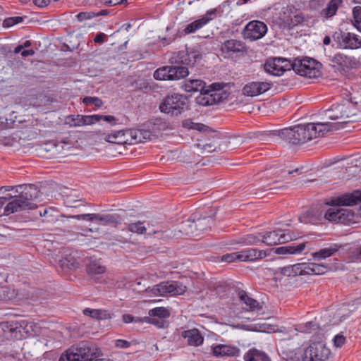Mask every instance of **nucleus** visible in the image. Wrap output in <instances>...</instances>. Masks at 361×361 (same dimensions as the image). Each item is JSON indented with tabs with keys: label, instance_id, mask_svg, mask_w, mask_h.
<instances>
[{
	"label": "nucleus",
	"instance_id": "1",
	"mask_svg": "<svg viewBox=\"0 0 361 361\" xmlns=\"http://www.w3.org/2000/svg\"><path fill=\"white\" fill-rule=\"evenodd\" d=\"M17 188L20 190L18 195L13 196L4 207L5 215L18 212L25 209H33L37 205L33 200L38 197L39 190L34 185H18ZM18 192V189L16 190Z\"/></svg>",
	"mask_w": 361,
	"mask_h": 361
},
{
	"label": "nucleus",
	"instance_id": "2",
	"mask_svg": "<svg viewBox=\"0 0 361 361\" xmlns=\"http://www.w3.org/2000/svg\"><path fill=\"white\" fill-rule=\"evenodd\" d=\"M357 112L358 109L353 103L349 100H343L341 103L333 104L329 109L325 110L324 116L329 120H340L334 124L343 128V123L357 121Z\"/></svg>",
	"mask_w": 361,
	"mask_h": 361
},
{
	"label": "nucleus",
	"instance_id": "3",
	"mask_svg": "<svg viewBox=\"0 0 361 361\" xmlns=\"http://www.w3.org/2000/svg\"><path fill=\"white\" fill-rule=\"evenodd\" d=\"M322 63L317 60L310 57H305L295 59L292 68L301 76L317 78L322 75Z\"/></svg>",
	"mask_w": 361,
	"mask_h": 361
},
{
	"label": "nucleus",
	"instance_id": "4",
	"mask_svg": "<svg viewBox=\"0 0 361 361\" xmlns=\"http://www.w3.org/2000/svg\"><path fill=\"white\" fill-rule=\"evenodd\" d=\"M229 5L230 4L228 1H226L222 3L218 7L207 11L206 13L200 18L185 25L184 29L182 30V34L184 35H188L195 33L197 30H200L203 27L207 25L210 21L215 19L217 16H221L223 13V8L226 6H229Z\"/></svg>",
	"mask_w": 361,
	"mask_h": 361
},
{
	"label": "nucleus",
	"instance_id": "5",
	"mask_svg": "<svg viewBox=\"0 0 361 361\" xmlns=\"http://www.w3.org/2000/svg\"><path fill=\"white\" fill-rule=\"evenodd\" d=\"M310 123L298 125L293 128L283 129L281 136L286 137L293 145L305 143L315 138V131L310 130Z\"/></svg>",
	"mask_w": 361,
	"mask_h": 361
},
{
	"label": "nucleus",
	"instance_id": "6",
	"mask_svg": "<svg viewBox=\"0 0 361 361\" xmlns=\"http://www.w3.org/2000/svg\"><path fill=\"white\" fill-rule=\"evenodd\" d=\"M185 104V97L181 94L174 93L164 98L159 105V109L164 114L178 116L183 111Z\"/></svg>",
	"mask_w": 361,
	"mask_h": 361
},
{
	"label": "nucleus",
	"instance_id": "7",
	"mask_svg": "<svg viewBox=\"0 0 361 361\" xmlns=\"http://www.w3.org/2000/svg\"><path fill=\"white\" fill-rule=\"evenodd\" d=\"M149 292L155 296H175L183 294L186 286L178 281H163L149 288Z\"/></svg>",
	"mask_w": 361,
	"mask_h": 361
},
{
	"label": "nucleus",
	"instance_id": "8",
	"mask_svg": "<svg viewBox=\"0 0 361 361\" xmlns=\"http://www.w3.org/2000/svg\"><path fill=\"white\" fill-rule=\"evenodd\" d=\"M189 74L188 68L177 66H163L154 73V78L158 80H177L185 78Z\"/></svg>",
	"mask_w": 361,
	"mask_h": 361
},
{
	"label": "nucleus",
	"instance_id": "9",
	"mask_svg": "<svg viewBox=\"0 0 361 361\" xmlns=\"http://www.w3.org/2000/svg\"><path fill=\"white\" fill-rule=\"evenodd\" d=\"M297 238V235L290 230H278L262 235V243L272 246L287 243Z\"/></svg>",
	"mask_w": 361,
	"mask_h": 361
},
{
	"label": "nucleus",
	"instance_id": "10",
	"mask_svg": "<svg viewBox=\"0 0 361 361\" xmlns=\"http://www.w3.org/2000/svg\"><path fill=\"white\" fill-rule=\"evenodd\" d=\"M267 32V25L259 20L249 22L243 30V37L250 41L262 38Z\"/></svg>",
	"mask_w": 361,
	"mask_h": 361
},
{
	"label": "nucleus",
	"instance_id": "11",
	"mask_svg": "<svg viewBox=\"0 0 361 361\" xmlns=\"http://www.w3.org/2000/svg\"><path fill=\"white\" fill-rule=\"evenodd\" d=\"M226 98L222 90H202L197 97V103L203 106H212L221 102Z\"/></svg>",
	"mask_w": 361,
	"mask_h": 361
},
{
	"label": "nucleus",
	"instance_id": "12",
	"mask_svg": "<svg viewBox=\"0 0 361 361\" xmlns=\"http://www.w3.org/2000/svg\"><path fill=\"white\" fill-rule=\"evenodd\" d=\"M324 217L330 221H338L343 224L355 222V214L348 209L330 208L326 212Z\"/></svg>",
	"mask_w": 361,
	"mask_h": 361
},
{
	"label": "nucleus",
	"instance_id": "13",
	"mask_svg": "<svg viewBox=\"0 0 361 361\" xmlns=\"http://www.w3.org/2000/svg\"><path fill=\"white\" fill-rule=\"evenodd\" d=\"M360 203L361 190H356L351 192L332 197L326 202V204L330 206H353Z\"/></svg>",
	"mask_w": 361,
	"mask_h": 361
},
{
	"label": "nucleus",
	"instance_id": "14",
	"mask_svg": "<svg viewBox=\"0 0 361 361\" xmlns=\"http://www.w3.org/2000/svg\"><path fill=\"white\" fill-rule=\"evenodd\" d=\"M202 56L201 50L198 46L190 49L179 51L172 59L176 63L193 66L197 61L202 59Z\"/></svg>",
	"mask_w": 361,
	"mask_h": 361
},
{
	"label": "nucleus",
	"instance_id": "15",
	"mask_svg": "<svg viewBox=\"0 0 361 361\" xmlns=\"http://www.w3.org/2000/svg\"><path fill=\"white\" fill-rule=\"evenodd\" d=\"M293 63L286 59L278 58L267 60L264 66V71L273 75H281L286 71H290Z\"/></svg>",
	"mask_w": 361,
	"mask_h": 361
},
{
	"label": "nucleus",
	"instance_id": "16",
	"mask_svg": "<svg viewBox=\"0 0 361 361\" xmlns=\"http://www.w3.org/2000/svg\"><path fill=\"white\" fill-rule=\"evenodd\" d=\"M333 66L340 73H345L348 70L356 67L357 61L354 57L342 53L336 54L331 59Z\"/></svg>",
	"mask_w": 361,
	"mask_h": 361
},
{
	"label": "nucleus",
	"instance_id": "17",
	"mask_svg": "<svg viewBox=\"0 0 361 361\" xmlns=\"http://www.w3.org/2000/svg\"><path fill=\"white\" fill-rule=\"evenodd\" d=\"M337 42L341 48L345 49H357L361 48V37L353 32H341L337 37Z\"/></svg>",
	"mask_w": 361,
	"mask_h": 361
},
{
	"label": "nucleus",
	"instance_id": "18",
	"mask_svg": "<svg viewBox=\"0 0 361 361\" xmlns=\"http://www.w3.org/2000/svg\"><path fill=\"white\" fill-rule=\"evenodd\" d=\"M272 87L268 82L254 81L247 83L243 88V94L247 97H255L266 92Z\"/></svg>",
	"mask_w": 361,
	"mask_h": 361
},
{
	"label": "nucleus",
	"instance_id": "19",
	"mask_svg": "<svg viewBox=\"0 0 361 361\" xmlns=\"http://www.w3.org/2000/svg\"><path fill=\"white\" fill-rule=\"evenodd\" d=\"M76 351L81 361H92L102 355L100 349L88 343H81L78 348H76Z\"/></svg>",
	"mask_w": 361,
	"mask_h": 361
},
{
	"label": "nucleus",
	"instance_id": "20",
	"mask_svg": "<svg viewBox=\"0 0 361 361\" xmlns=\"http://www.w3.org/2000/svg\"><path fill=\"white\" fill-rule=\"evenodd\" d=\"M212 353L214 357H238L240 349L234 345L216 344L212 346Z\"/></svg>",
	"mask_w": 361,
	"mask_h": 361
},
{
	"label": "nucleus",
	"instance_id": "21",
	"mask_svg": "<svg viewBox=\"0 0 361 361\" xmlns=\"http://www.w3.org/2000/svg\"><path fill=\"white\" fill-rule=\"evenodd\" d=\"M183 338L187 340L189 345L200 346L204 342V337L197 329L183 331L181 334Z\"/></svg>",
	"mask_w": 361,
	"mask_h": 361
},
{
	"label": "nucleus",
	"instance_id": "22",
	"mask_svg": "<svg viewBox=\"0 0 361 361\" xmlns=\"http://www.w3.org/2000/svg\"><path fill=\"white\" fill-rule=\"evenodd\" d=\"M85 316L89 317L96 320L111 319L114 317V314L105 309H91L85 308L82 311Z\"/></svg>",
	"mask_w": 361,
	"mask_h": 361
},
{
	"label": "nucleus",
	"instance_id": "23",
	"mask_svg": "<svg viewBox=\"0 0 361 361\" xmlns=\"http://www.w3.org/2000/svg\"><path fill=\"white\" fill-rule=\"evenodd\" d=\"M241 262L255 261L261 259L267 256L265 251L255 249L248 248L240 251Z\"/></svg>",
	"mask_w": 361,
	"mask_h": 361
},
{
	"label": "nucleus",
	"instance_id": "24",
	"mask_svg": "<svg viewBox=\"0 0 361 361\" xmlns=\"http://www.w3.org/2000/svg\"><path fill=\"white\" fill-rule=\"evenodd\" d=\"M314 351L310 353L315 354L314 361H326L330 355V350L322 342L312 343Z\"/></svg>",
	"mask_w": 361,
	"mask_h": 361
},
{
	"label": "nucleus",
	"instance_id": "25",
	"mask_svg": "<svg viewBox=\"0 0 361 361\" xmlns=\"http://www.w3.org/2000/svg\"><path fill=\"white\" fill-rule=\"evenodd\" d=\"M245 49L244 43L236 39H228L222 43L221 50L224 53H236L243 51Z\"/></svg>",
	"mask_w": 361,
	"mask_h": 361
},
{
	"label": "nucleus",
	"instance_id": "26",
	"mask_svg": "<svg viewBox=\"0 0 361 361\" xmlns=\"http://www.w3.org/2000/svg\"><path fill=\"white\" fill-rule=\"evenodd\" d=\"M205 82L199 79L185 80L181 85V88L186 92H195L204 90Z\"/></svg>",
	"mask_w": 361,
	"mask_h": 361
},
{
	"label": "nucleus",
	"instance_id": "27",
	"mask_svg": "<svg viewBox=\"0 0 361 361\" xmlns=\"http://www.w3.org/2000/svg\"><path fill=\"white\" fill-rule=\"evenodd\" d=\"M262 243V234H248L240 238L238 240H235L231 242L229 245H234L240 244L242 245H257Z\"/></svg>",
	"mask_w": 361,
	"mask_h": 361
},
{
	"label": "nucleus",
	"instance_id": "28",
	"mask_svg": "<svg viewBox=\"0 0 361 361\" xmlns=\"http://www.w3.org/2000/svg\"><path fill=\"white\" fill-rule=\"evenodd\" d=\"M243 358L245 361H271L270 357L266 353L256 348L250 349L244 355Z\"/></svg>",
	"mask_w": 361,
	"mask_h": 361
},
{
	"label": "nucleus",
	"instance_id": "29",
	"mask_svg": "<svg viewBox=\"0 0 361 361\" xmlns=\"http://www.w3.org/2000/svg\"><path fill=\"white\" fill-rule=\"evenodd\" d=\"M310 130H314L315 131V137L323 136L326 132L333 129V128H340L341 126H336L334 123H330L329 122H323V123H310Z\"/></svg>",
	"mask_w": 361,
	"mask_h": 361
},
{
	"label": "nucleus",
	"instance_id": "30",
	"mask_svg": "<svg viewBox=\"0 0 361 361\" xmlns=\"http://www.w3.org/2000/svg\"><path fill=\"white\" fill-rule=\"evenodd\" d=\"M213 224L214 219L212 217L205 216L198 219L196 221L193 220L189 226L192 228H195L196 231L203 232L204 231H208Z\"/></svg>",
	"mask_w": 361,
	"mask_h": 361
},
{
	"label": "nucleus",
	"instance_id": "31",
	"mask_svg": "<svg viewBox=\"0 0 361 361\" xmlns=\"http://www.w3.org/2000/svg\"><path fill=\"white\" fill-rule=\"evenodd\" d=\"M342 3V0H331L328 3L326 7L321 11V16L325 19H328L335 16Z\"/></svg>",
	"mask_w": 361,
	"mask_h": 361
},
{
	"label": "nucleus",
	"instance_id": "32",
	"mask_svg": "<svg viewBox=\"0 0 361 361\" xmlns=\"http://www.w3.org/2000/svg\"><path fill=\"white\" fill-rule=\"evenodd\" d=\"M314 19L312 16L305 15L303 13H298L293 16L290 20L288 25L290 26L298 25H309L310 23H314Z\"/></svg>",
	"mask_w": 361,
	"mask_h": 361
},
{
	"label": "nucleus",
	"instance_id": "33",
	"mask_svg": "<svg viewBox=\"0 0 361 361\" xmlns=\"http://www.w3.org/2000/svg\"><path fill=\"white\" fill-rule=\"evenodd\" d=\"M340 247L341 246L334 244L330 247L322 248L318 252H314L312 257L314 259H324L334 255L338 251Z\"/></svg>",
	"mask_w": 361,
	"mask_h": 361
},
{
	"label": "nucleus",
	"instance_id": "34",
	"mask_svg": "<svg viewBox=\"0 0 361 361\" xmlns=\"http://www.w3.org/2000/svg\"><path fill=\"white\" fill-rule=\"evenodd\" d=\"M239 298L246 305V310L248 311H255L262 308L258 301L248 296L245 291L239 293Z\"/></svg>",
	"mask_w": 361,
	"mask_h": 361
},
{
	"label": "nucleus",
	"instance_id": "35",
	"mask_svg": "<svg viewBox=\"0 0 361 361\" xmlns=\"http://www.w3.org/2000/svg\"><path fill=\"white\" fill-rule=\"evenodd\" d=\"M322 215L314 210H309L303 213L300 217V222L304 224H317L321 220Z\"/></svg>",
	"mask_w": 361,
	"mask_h": 361
},
{
	"label": "nucleus",
	"instance_id": "36",
	"mask_svg": "<svg viewBox=\"0 0 361 361\" xmlns=\"http://www.w3.org/2000/svg\"><path fill=\"white\" fill-rule=\"evenodd\" d=\"M140 135V133L139 132V130L136 129H128L123 130V137L125 144L128 145H133L137 144L140 142L139 140V135Z\"/></svg>",
	"mask_w": 361,
	"mask_h": 361
},
{
	"label": "nucleus",
	"instance_id": "37",
	"mask_svg": "<svg viewBox=\"0 0 361 361\" xmlns=\"http://www.w3.org/2000/svg\"><path fill=\"white\" fill-rule=\"evenodd\" d=\"M308 269H310L308 271V275L315 274V275H321L326 273L329 269L327 265L324 264H317V263H307Z\"/></svg>",
	"mask_w": 361,
	"mask_h": 361
},
{
	"label": "nucleus",
	"instance_id": "38",
	"mask_svg": "<svg viewBox=\"0 0 361 361\" xmlns=\"http://www.w3.org/2000/svg\"><path fill=\"white\" fill-rule=\"evenodd\" d=\"M123 130L114 131L105 137V140L108 142L124 145Z\"/></svg>",
	"mask_w": 361,
	"mask_h": 361
},
{
	"label": "nucleus",
	"instance_id": "39",
	"mask_svg": "<svg viewBox=\"0 0 361 361\" xmlns=\"http://www.w3.org/2000/svg\"><path fill=\"white\" fill-rule=\"evenodd\" d=\"M82 115L72 114L65 118V123L69 127H82Z\"/></svg>",
	"mask_w": 361,
	"mask_h": 361
},
{
	"label": "nucleus",
	"instance_id": "40",
	"mask_svg": "<svg viewBox=\"0 0 361 361\" xmlns=\"http://www.w3.org/2000/svg\"><path fill=\"white\" fill-rule=\"evenodd\" d=\"M59 361H81L76 348H70L62 354Z\"/></svg>",
	"mask_w": 361,
	"mask_h": 361
},
{
	"label": "nucleus",
	"instance_id": "41",
	"mask_svg": "<svg viewBox=\"0 0 361 361\" xmlns=\"http://www.w3.org/2000/svg\"><path fill=\"white\" fill-rule=\"evenodd\" d=\"M148 314L151 317H158L159 319H166L170 316L169 311L164 307L149 310Z\"/></svg>",
	"mask_w": 361,
	"mask_h": 361
},
{
	"label": "nucleus",
	"instance_id": "42",
	"mask_svg": "<svg viewBox=\"0 0 361 361\" xmlns=\"http://www.w3.org/2000/svg\"><path fill=\"white\" fill-rule=\"evenodd\" d=\"M105 271V267L96 261L90 262L87 267V271L91 275L103 274Z\"/></svg>",
	"mask_w": 361,
	"mask_h": 361
},
{
	"label": "nucleus",
	"instance_id": "43",
	"mask_svg": "<svg viewBox=\"0 0 361 361\" xmlns=\"http://www.w3.org/2000/svg\"><path fill=\"white\" fill-rule=\"evenodd\" d=\"M94 222H99L102 225H106L109 224L116 223L117 219L115 216L111 214L102 215L99 214H95Z\"/></svg>",
	"mask_w": 361,
	"mask_h": 361
},
{
	"label": "nucleus",
	"instance_id": "44",
	"mask_svg": "<svg viewBox=\"0 0 361 361\" xmlns=\"http://www.w3.org/2000/svg\"><path fill=\"white\" fill-rule=\"evenodd\" d=\"M313 351V345L312 343H311L308 347L304 349L302 353L300 354V355L298 357V361H314L315 354L312 353V355H310V353Z\"/></svg>",
	"mask_w": 361,
	"mask_h": 361
},
{
	"label": "nucleus",
	"instance_id": "45",
	"mask_svg": "<svg viewBox=\"0 0 361 361\" xmlns=\"http://www.w3.org/2000/svg\"><path fill=\"white\" fill-rule=\"evenodd\" d=\"M353 26L361 32V6H357L353 8Z\"/></svg>",
	"mask_w": 361,
	"mask_h": 361
},
{
	"label": "nucleus",
	"instance_id": "46",
	"mask_svg": "<svg viewBox=\"0 0 361 361\" xmlns=\"http://www.w3.org/2000/svg\"><path fill=\"white\" fill-rule=\"evenodd\" d=\"M59 264L63 269H73L78 267V262L75 259L71 256L61 259Z\"/></svg>",
	"mask_w": 361,
	"mask_h": 361
},
{
	"label": "nucleus",
	"instance_id": "47",
	"mask_svg": "<svg viewBox=\"0 0 361 361\" xmlns=\"http://www.w3.org/2000/svg\"><path fill=\"white\" fill-rule=\"evenodd\" d=\"M318 328L319 326L315 322H308L298 326L299 331L305 334L314 332L318 329Z\"/></svg>",
	"mask_w": 361,
	"mask_h": 361
},
{
	"label": "nucleus",
	"instance_id": "48",
	"mask_svg": "<svg viewBox=\"0 0 361 361\" xmlns=\"http://www.w3.org/2000/svg\"><path fill=\"white\" fill-rule=\"evenodd\" d=\"M269 171L270 172H267V175H274L275 177L281 178H284L293 172V171L285 170L278 167H271Z\"/></svg>",
	"mask_w": 361,
	"mask_h": 361
},
{
	"label": "nucleus",
	"instance_id": "49",
	"mask_svg": "<svg viewBox=\"0 0 361 361\" xmlns=\"http://www.w3.org/2000/svg\"><path fill=\"white\" fill-rule=\"evenodd\" d=\"M293 275H308L309 269L307 267V263H298L294 265H292Z\"/></svg>",
	"mask_w": 361,
	"mask_h": 361
},
{
	"label": "nucleus",
	"instance_id": "50",
	"mask_svg": "<svg viewBox=\"0 0 361 361\" xmlns=\"http://www.w3.org/2000/svg\"><path fill=\"white\" fill-rule=\"evenodd\" d=\"M221 260L228 263L234 262L236 261L241 262L240 251L231 253H227L221 256Z\"/></svg>",
	"mask_w": 361,
	"mask_h": 361
},
{
	"label": "nucleus",
	"instance_id": "51",
	"mask_svg": "<svg viewBox=\"0 0 361 361\" xmlns=\"http://www.w3.org/2000/svg\"><path fill=\"white\" fill-rule=\"evenodd\" d=\"M128 230L137 234H143L146 231V228L143 226L142 222L138 221L136 223L129 224L128 225Z\"/></svg>",
	"mask_w": 361,
	"mask_h": 361
},
{
	"label": "nucleus",
	"instance_id": "52",
	"mask_svg": "<svg viewBox=\"0 0 361 361\" xmlns=\"http://www.w3.org/2000/svg\"><path fill=\"white\" fill-rule=\"evenodd\" d=\"M99 114L82 115V126L94 125L99 122Z\"/></svg>",
	"mask_w": 361,
	"mask_h": 361
},
{
	"label": "nucleus",
	"instance_id": "53",
	"mask_svg": "<svg viewBox=\"0 0 361 361\" xmlns=\"http://www.w3.org/2000/svg\"><path fill=\"white\" fill-rule=\"evenodd\" d=\"M23 18L20 16L9 17L6 18L3 22L4 27H10L16 24L23 22Z\"/></svg>",
	"mask_w": 361,
	"mask_h": 361
},
{
	"label": "nucleus",
	"instance_id": "54",
	"mask_svg": "<svg viewBox=\"0 0 361 361\" xmlns=\"http://www.w3.org/2000/svg\"><path fill=\"white\" fill-rule=\"evenodd\" d=\"M290 248V255H300L302 254L305 247H306V243H302L299 244L293 243L291 245H289Z\"/></svg>",
	"mask_w": 361,
	"mask_h": 361
},
{
	"label": "nucleus",
	"instance_id": "55",
	"mask_svg": "<svg viewBox=\"0 0 361 361\" xmlns=\"http://www.w3.org/2000/svg\"><path fill=\"white\" fill-rule=\"evenodd\" d=\"M18 324L13 322H2L1 326L4 331H8L11 334L16 332L18 329Z\"/></svg>",
	"mask_w": 361,
	"mask_h": 361
},
{
	"label": "nucleus",
	"instance_id": "56",
	"mask_svg": "<svg viewBox=\"0 0 361 361\" xmlns=\"http://www.w3.org/2000/svg\"><path fill=\"white\" fill-rule=\"evenodd\" d=\"M82 102L85 104H92L97 108H100L104 104L101 99L96 97H85L82 99Z\"/></svg>",
	"mask_w": 361,
	"mask_h": 361
},
{
	"label": "nucleus",
	"instance_id": "57",
	"mask_svg": "<svg viewBox=\"0 0 361 361\" xmlns=\"http://www.w3.org/2000/svg\"><path fill=\"white\" fill-rule=\"evenodd\" d=\"M322 6L321 0H310L306 5L307 9L311 11H318Z\"/></svg>",
	"mask_w": 361,
	"mask_h": 361
},
{
	"label": "nucleus",
	"instance_id": "58",
	"mask_svg": "<svg viewBox=\"0 0 361 361\" xmlns=\"http://www.w3.org/2000/svg\"><path fill=\"white\" fill-rule=\"evenodd\" d=\"M13 198V195L7 193L6 187L0 188V204H4L7 201Z\"/></svg>",
	"mask_w": 361,
	"mask_h": 361
},
{
	"label": "nucleus",
	"instance_id": "59",
	"mask_svg": "<svg viewBox=\"0 0 361 361\" xmlns=\"http://www.w3.org/2000/svg\"><path fill=\"white\" fill-rule=\"evenodd\" d=\"M94 216L95 213L93 214H82L78 215H73L71 216L70 218L78 219V220H83L87 221H94Z\"/></svg>",
	"mask_w": 361,
	"mask_h": 361
},
{
	"label": "nucleus",
	"instance_id": "60",
	"mask_svg": "<svg viewBox=\"0 0 361 361\" xmlns=\"http://www.w3.org/2000/svg\"><path fill=\"white\" fill-rule=\"evenodd\" d=\"M139 132L140 133V135H139V140L140 142H142L143 140H151L154 137H155V135L149 130H139Z\"/></svg>",
	"mask_w": 361,
	"mask_h": 361
},
{
	"label": "nucleus",
	"instance_id": "61",
	"mask_svg": "<svg viewBox=\"0 0 361 361\" xmlns=\"http://www.w3.org/2000/svg\"><path fill=\"white\" fill-rule=\"evenodd\" d=\"M99 122L102 120L110 123L111 126H115L117 123L118 119L111 115H99Z\"/></svg>",
	"mask_w": 361,
	"mask_h": 361
},
{
	"label": "nucleus",
	"instance_id": "62",
	"mask_svg": "<svg viewBox=\"0 0 361 361\" xmlns=\"http://www.w3.org/2000/svg\"><path fill=\"white\" fill-rule=\"evenodd\" d=\"M345 343V338L344 336L341 334H338L335 336L334 338V345L337 348L342 347Z\"/></svg>",
	"mask_w": 361,
	"mask_h": 361
},
{
	"label": "nucleus",
	"instance_id": "63",
	"mask_svg": "<svg viewBox=\"0 0 361 361\" xmlns=\"http://www.w3.org/2000/svg\"><path fill=\"white\" fill-rule=\"evenodd\" d=\"M102 2L109 6H114L118 4H126L127 0H102Z\"/></svg>",
	"mask_w": 361,
	"mask_h": 361
},
{
	"label": "nucleus",
	"instance_id": "64",
	"mask_svg": "<svg viewBox=\"0 0 361 361\" xmlns=\"http://www.w3.org/2000/svg\"><path fill=\"white\" fill-rule=\"evenodd\" d=\"M276 253L278 255H290V248L289 245L277 247L276 249Z\"/></svg>",
	"mask_w": 361,
	"mask_h": 361
}]
</instances>
